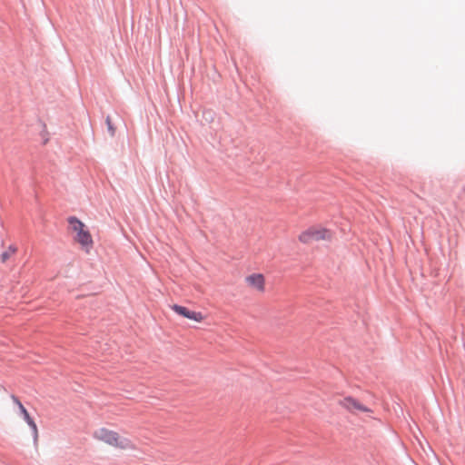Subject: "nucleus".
<instances>
[{
	"label": "nucleus",
	"instance_id": "6",
	"mask_svg": "<svg viewBox=\"0 0 465 465\" xmlns=\"http://www.w3.org/2000/svg\"><path fill=\"white\" fill-rule=\"evenodd\" d=\"M171 308L177 314L196 322H202L205 319V316L201 312L190 311L184 306L174 304Z\"/></svg>",
	"mask_w": 465,
	"mask_h": 465
},
{
	"label": "nucleus",
	"instance_id": "2",
	"mask_svg": "<svg viewBox=\"0 0 465 465\" xmlns=\"http://www.w3.org/2000/svg\"><path fill=\"white\" fill-rule=\"evenodd\" d=\"M67 221L74 241L78 243L85 252H90L94 247V240L87 226L74 216L69 217Z\"/></svg>",
	"mask_w": 465,
	"mask_h": 465
},
{
	"label": "nucleus",
	"instance_id": "7",
	"mask_svg": "<svg viewBox=\"0 0 465 465\" xmlns=\"http://www.w3.org/2000/svg\"><path fill=\"white\" fill-rule=\"evenodd\" d=\"M15 404V407L18 411V412L23 415L25 420L26 421V423L32 428L34 433L35 436H37V433H38V430H37V426L35 424V422L33 420V419L30 417L28 411H26V409L24 407V405L15 397H12Z\"/></svg>",
	"mask_w": 465,
	"mask_h": 465
},
{
	"label": "nucleus",
	"instance_id": "5",
	"mask_svg": "<svg viewBox=\"0 0 465 465\" xmlns=\"http://www.w3.org/2000/svg\"><path fill=\"white\" fill-rule=\"evenodd\" d=\"M245 282L250 289L258 293L265 292V278L262 273H252L246 276Z\"/></svg>",
	"mask_w": 465,
	"mask_h": 465
},
{
	"label": "nucleus",
	"instance_id": "3",
	"mask_svg": "<svg viewBox=\"0 0 465 465\" xmlns=\"http://www.w3.org/2000/svg\"><path fill=\"white\" fill-rule=\"evenodd\" d=\"M331 232L323 227H311L299 235V241L303 243H311L321 240H330Z\"/></svg>",
	"mask_w": 465,
	"mask_h": 465
},
{
	"label": "nucleus",
	"instance_id": "8",
	"mask_svg": "<svg viewBox=\"0 0 465 465\" xmlns=\"http://www.w3.org/2000/svg\"><path fill=\"white\" fill-rule=\"evenodd\" d=\"M17 245L11 243L7 246L6 250L2 252V262L11 259L17 252Z\"/></svg>",
	"mask_w": 465,
	"mask_h": 465
},
{
	"label": "nucleus",
	"instance_id": "1",
	"mask_svg": "<svg viewBox=\"0 0 465 465\" xmlns=\"http://www.w3.org/2000/svg\"><path fill=\"white\" fill-rule=\"evenodd\" d=\"M94 440L104 442V444L121 450H134L135 446L133 441L117 431L102 427L94 431Z\"/></svg>",
	"mask_w": 465,
	"mask_h": 465
},
{
	"label": "nucleus",
	"instance_id": "4",
	"mask_svg": "<svg viewBox=\"0 0 465 465\" xmlns=\"http://www.w3.org/2000/svg\"><path fill=\"white\" fill-rule=\"evenodd\" d=\"M339 405L351 413L371 412V411L351 397H346L339 401Z\"/></svg>",
	"mask_w": 465,
	"mask_h": 465
},
{
	"label": "nucleus",
	"instance_id": "9",
	"mask_svg": "<svg viewBox=\"0 0 465 465\" xmlns=\"http://www.w3.org/2000/svg\"><path fill=\"white\" fill-rule=\"evenodd\" d=\"M106 124H107L108 130L110 132V134L112 136H114L115 134V128L113 126L111 118L109 116H107V118H106Z\"/></svg>",
	"mask_w": 465,
	"mask_h": 465
}]
</instances>
